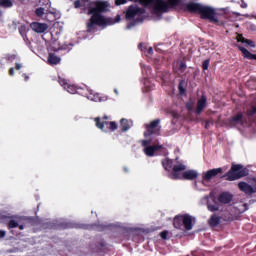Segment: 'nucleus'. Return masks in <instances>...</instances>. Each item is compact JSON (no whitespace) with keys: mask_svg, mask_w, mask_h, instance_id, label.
I'll return each mask as SVG.
<instances>
[{"mask_svg":"<svg viewBox=\"0 0 256 256\" xmlns=\"http://www.w3.org/2000/svg\"><path fill=\"white\" fill-rule=\"evenodd\" d=\"M232 199H233V195H231V193L224 192V193L220 194L218 201L220 203L227 204V203H231Z\"/></svg>","mask_w":256,"mask_h":256,"instance_id":"obj_16","label":"nucleus"},{"mask_svg":"<svg viewBox=\"0 0 256 256\" xmlns=\"http://www.w3.org/2000/svg\"><path fill=\"white\" fill-rule=\"evenodd\" d=\"M243 123V114L238 113L236 116L231 119V127H235V125H240Z\"/></svg>","mask_w":256,"mask_h":256,"instance_id":"obj_20","label":"nucleus"},{"mask_svg":"<svg viewBox=\"0 0 256 256\" xmlns=\"http://www.w3.org/2000/svg\"><path fill=\"white\" fill-rule=\"evenodd\" d=\"M48 63L49 65H58V63H61V58L54 53H50L48 55Z\"/></svg>","mask_w":256,"mask_h":256,"instance_id":"obj_19","label":"nucleus"},{"mask_svg":"<svg viewBox=\"0 0 256 256\" xmlns=\"http://www.w3.org/2000/svg\"><path fill=\"white\" fill-rule=\"evenodd\" d=\"M120 127L122 131H129L133 127V121L122 118L120 120Z\"/></svg>","mask_w":256,"mask_h":256,"instance_id":"obj_17","label":"nucleus"},{"mask_svg":"<svg viewBox=\"0 0 256 256\" xmlns=\"http://www.w3.org/2000/svg\"><path fill=\"white\" fill-rule=\"evenodd\" d=\"M124 171H126V173H127V172H129V169H127V168H124Z\"/></svg>","mask_w":256,"mask_h":256,"instance_id":"obj_45","label":"nucleus"},{"mask_svg":"<svg viewBox=\"0 0 256 256\" xmlns=\"http://www.w3.org/2000/svg\"><path fill=\"white\" fill-rule=\"evenodd\" d=\"M185 164L174 165V172L170 174L171 179H187L188 181H193L199 177V173L195 170H187ZM184 171V172H183Z\"/></svg>","mask_w":256,"mask_h":256,"instance_id":"obj_5","label":"nucleus"},{"mask_svg":"<svg viewBox=\"0 0 256 256\" xmlns=\"http://www.w3.org/2000/svg\"><path fill=\"white\" fill-rule=\"evenodd\" d=\"M30 27L35 33H45V31L49 29L47 24L39 22H33Z\"/></svg>","mask_w":256,"mask_h":256,"instance_id":"obj_14","label":"nucleus"},{"mask_svg":"<svg viewBox=\"0 0 256 256\" xmlns=\"http://www.w3.org/2000/svg\"><path fill=\"white\" fill-rule=\"evenodd\" d=\"M87 99H89V101H95L96 103L99 101H105V99L99 97L98 93L93 92L92 90L89 91L88 94H86Z\"/></svg>","mask_w":256,"mask_h":256,"instance_id":"obj_18","label":"nucleus"},{"mask_svg":"<svg viewBox=\"0 0 256 256\" xmlns=\"http://www.w3.org/2000/svg\"><path fill=\"white\" fill-rule=\"evenodd\" d=\"M202 67L205 71H207V69H209V60L204 61Z\"/></svg>","mask_w":256,"mask_h":256,"instance_id":"obj_30","label":"nucleus"},{"mask_svg":"<svg viewBox=\"0 0 256 256\" xmlns=\"http://www.w3.org/2000/svg\"><path fill=\"white\" fill-rule=\"evenodd\" d=\"M15 59H17V56L15 55H11L8 57V61H15Z\"/></svg>","mask_w":256,"mask_h":256,"instance_id":"obj_35","label":"nucleus"},{"mask_svg":"<svg viewBox=\"0 0 256 256\" xmlns=\"http://www.w3.org/2000/svg\"><path fill=\"white\" fill-rule=\"evenodd\" d=\"M237 41L239 43H245L246 45H248L249 47H255V42H253V40H249V39H245L243 36L238 35L237 36Z\"/></svg>","mask_w":256,"mask_h":256,"instance_id":"obj_23","label":"nucleus"},{"mask_svg":"<svg viewBox=\"0 0 256 256\" xmlns=\"http://www.w3.org/2000/svg\"><path fill=\"white\" fill-rule=\"evenodd\" d=\"M109 4L105 1L91 2L88 8V15H92L87 23V31L93 33L97 31V27H107V25H115L121 21V16H116L113 21L111 18H105L101 13L109 11Z\"/></svg>","mask_w":256,"mask_h":256,"instance_id":"obj_1","label":"nucleus"},{"mask_svg":"<svg viewBox=\"0 0 256 256\" xmlns=\"http://www.w3.org/2000/svg\"><path fill=\"white\" fill-rule=\"evenodd\" d=\"M97 129H100L102 133H111L116 131L117 122L109 121V117L105 116L103 118L97 117L94 119Z\"/></svg>","mask_w":256,"mask_h":256,"instance_id":"obj_7","label":"nucleus"},{"mask_svg":"<svg viewBox=\"0 0 256 256\" xmlns=\"http://www.w3.org/2000/svg\"><path fill=\"white\" fill-rule=\"evenodd\" d=\"M36 15H37V17H43V15H45V9L44 8H38L37 10H36Z\"/></svg>","mask_w":256,"mask_h":256,"instance_id":"obj_27","label":"nucleus"},{"mask_svg":"<svg viewBox=\"0 0 256 256\" xmlns=\"http://www.w3.org/2000/svg\"><path fill=\"white\" fill-rule=\"evenodd\" d=\"M238 188L245 195H254L256 193V177L249 178L247 182H239Z\"/></svg>","mask_w":256,"mask_h":256,"instance_id":"obj_10","label":"nucleus"},{"mask_svg":"<svg viewBox=\"0 0 256 256\" xmlns=\"http://www.w3.org/2000/svg\"><path fill=\"white\" fill-rule=\"evenodd\" d=\"M256 113V106H252V109L248 111V115H255Z\"/></svg>","mask_w":256,"mask_h":256,"instance_id":"obj_32","label":"nucleus"},{"mask_svg":"<svg viewBox=\"0 0 256 256\" xmlns=\"http://www.w3.org/2000/svg\"><path fill=\"white\" fill-rule=\"evenodd\" d=\"M20 223H21V218L15 217L9 220L8 227L9 229H15V227H19Z\"/></svg>","mask_w":256,"mask_h":256,"instance_id":"obj_22","label":"nucleus"},{"mask_svg":"<svg viewBox=\"0 0 256 256\" xmlns=\"http://www.w3.org/2000/svg\"><path fill=\"white\" fill-rule=\"evenodd\" d=\"M59 83H60L61 87H63L71 95H75V93H79V88H77V86H75L73 84H69V82H67V80L60 79Z\"/></svg>","mask_w":256,"mask_h":256,"instance_id":"obj_12","label":"nucleus"},{"mask_svg":"<svg viewBox=\"0 0 256 256\" xmlns=\"http://www.w3.org/2000/svg\"><path fill=\"white\" fill-rule=\"evenodd\" d=\"M167 233H168L167 231L161 232L160 233L161 238L162 239H167Z\"/></svg>","mask_w":256,"mask_h":256,"instance_id":"obj_34","label":"nucleus"},{"mask_svg":"<svg viewBox=\"0 0 256 256\" xmlns=\"http://www.w3.org/2000/svg\"><path fill=\"white\" fill-rule=\"evenodd\" d=\"M6 233L3 230H0V239H3L5 237Z\"/></svg>","mask_w":256,"mask_h":256,"instance_id":"obj_38","label":"nucleus"},{"mask_svg":"<svg viewBox=\"0 0 256 256\" xmlns=\"http://www.w3.org/2000/svg\"><path fill=\"white\" fill-rule=\"evenodd\" d=\"M193 105L194 103L191 100L186 104L188 111H193Z\"/></svg>","mask_w":256,"mask_h":256,"instance_id":"obj_28","label":"nucleus"},{"mask_svg":"<svg viewBox=\"0 0 256 256\" xmlns=\"http://www.w3.org/2000/svg\"><path fill=\"white\" fill-rule=\"evenodd\" d=\"M24 77V81H29V76H27V74H23Z\"/></svg>","mask_w":256,"mask_h":256,"instance_id":"obj_42","label":"nucleus"},{"mask_svg":"<svg viewBox=\"0 0 256 256\" xmlns=\"http://www.w3.org/2000/svg\"><path fill=\"white\" fill-rule=\"evenodd\" d=\"M127 3V0H115L116 5H125Z\"/></svg>","mask_w":256,"mask_h":256,"instance_id":"obj_31","label":"nucleus"},{"mask_svg":"<svg viewBox=\"0 0 256 256\" xmlns=\"http://www.w3.org/2000/svg\"><path fill=\"white\" fill-rule=\"evenodd\" d=\"M205 107H207V98L205 96H202L197 102V115H200L203 112V109H205Z\"/></svg>","mask_w":256,"mask_h":256,"instance_id":"obj_15","label":"nucleus"},{"mask_svg":"<svg viewBox=\"0 0 256 256\" xmlns=\"http://www.w3.org/2000/svg\"><path fill=\"white\" fill-rule=\"evenodd\" d=\"M23 66L21 65V64H19V63H16V69H17V71H19V69H21Z\"/></svg>","mask_w":256,"mask_h":256,"instance_id":"obj_40","label":"nucleus"},{"mask_svg":"<svg viewBox=\"0 0 256 256\" xmlns=\"http://www.w3.org/2000/svg\"><path fill=\"white\" fill-rule=\"evenodd\" d=\"M52 49H53V51H59L60 47H59V46H53V45H52Z\"/></svg>","mask_w":256,"mask_h":256,"instance_id":"obj_39","label":"nucleus"},{"mask_svg":"<svg viewBox=\"0 0 256 256\" xmlns=\"http://www.w3.org/2000/svg\"><path fill=\"white\" fill-rule=\"evenodd\" d=\"M0 6L5 8L13 7V2L11 0H0Z\"/></svg>","mask_w":256,"mask_h":256,"instance_id":"obj_26","label":"nucleus"},{"mask_svg":"<svg viewBox=\"0 0 256 256\" xmlns=\"http://www.w3.org/2000/svg\"><path fill=\"white\" fill-rule=\"evenodd\" d=\"M173 225L175 229L191 231L193 225H195V217L189 214L178 215L174 218Z\"/></svg>","mask_w":256,"mask_h":256,"instance_id":"obj_6","label":"nucleus"},{"mask_svg":"<svg viewBox=\"0 0 256 256\" xmlns=\"http://www.w3.org/2000/svg\"><path fill=\"white\" fill-rule=\"evenodd\" d=\"M0 19H1V12H0Z\"/></svg>","mask_w":256,"mask_h":256,"instance_id":"obj_47","label":"nucleus"},{"mask_svg":"<svg viewBox=\"0 0 256 256\" xmlns=\"http://www.w3.org/2000/svg\"><path fill=\"white\" fill-rule=\"evenodd\" d=\"M140 3L148 7L154 15H161L179 5V0H140Z\"/></svg>","mask_w":256,"mask_h":256,"instance_id":"obj_3","label":"nucleus"},{"mask_svg":"<svg viewBox=\"0 0 256 256\" xmlns=\"http://www.w3.org/2000/svg\"><path fill=\"white\" fill-rule=\"evenodd\" d=\"M9 75H10V76L15 75V69L10 68V70H9Z\"/></svg>","mask_w":256,"mask_h":256,"instance_id":"obj_37","label":"nucleus"},{"mask_svg":"<svg viewBox=\"0 0 256 256\" xmlns=\"http://www.w3.org/2000/svg\"><path fill=\"white\" fill-rule=\"evenodd\" d=\"M239 50L246 59H254L256 61V54H251V52L247 51L243 46H239Z\"/></svg>","mask_w":256,"mask_h":256,"instance_id":"obj_21","label":"nucleus"},{"mask_svg":"<svg viewBox=\"0 0 256 256\" xmlns=\"http://www.w3.org/2000/svg\"><path fill=\"white\" fill-rule=\"evenodd\" d=\"M186 9L190 13H199L202 19H209L215 21V10L209 6H203L202 4L190 2L186 4Z\"/></svg>","mask_w":256,"mask_h":256,"instance_id":"obj_4","label":"nucleus"},{"mask_svg":"<svg viewBox=\"0 0 256 256\" xmlns=\"http://www.w3.org/2000/svg\"><path fill=\"white\" fill-rule=\"evenodd\" d=\"M114 92L116 93V95H119V91L117 89H115Z\"/></svg>","mask_w":256,"mask_h":256,"instance_id":"obj_44","label":"nucleus"},{"mask_svg":"<svg viewBox=\"0 0 256 256\" xmlns=\"http://www.w3.org/2000/svg\"><path fill=\"white\" fill-rule=\"evenodd\" d=\"M148 55H153V48L149 47L147 50Z\"/></svg>","mask_w":256,"mask_h":256,"instance_id":"obj_36","label":"nucleus"},{"mask_svg":"<svg viewBox=\"0 0 256 256\" xmlns=\"http://www.w3.org/2000/svg\"><path fill=\"white\" fill-rule=\"evenodd\" d=\"M249 170L241 164L232 165L230 171L226 174L227 181H237L241 177H247Z\"/></svg>","mask_w":256,"mask_h":256,"instance_id":"obj_8","label":"nucleus"},{"mask_svg":"<svg viewBox=\"0 0 256 256\" xmlns=\"http://www.w3.org/2000/svg\"><path fill=\"white\" fill-rule=\"evenodd\" d=\"M219 221H220L219 216L212 215L209 220V224L211 225V227H217V225H219Z\"/></svg>","mask_w":256,"mask_h":256,"instance_id":"obj_25","label":"nucleus"},{"mask_svg":"<svg viewBox=\"0 0 256 256\" xmlns=\"http://www.w3.org/2000/svg\"><path fill=\"white\" fill-rule=\"evenodd\" d=\"M143 17V10L137 6H130L126 12L127 21H134V23L128 24L127 29H131L134 25H137Z\"/></svg>","mask_w":256,"mask_h":256,"instance_id":"obj_9","label":"nucleus"},{"mask_svg":"<svg viewBox=\"0 0 256 256\" xmlns=\"http://www.w3.org/2000/svg\"><path fill=\"white\" fill-rule=\"evenodd\" d=\"M210 197H213V193H210Z\"/></svg>","mask_w":256,"mask_h":256,"instance_id":"obj_46","label":"nucleus"},{"mask_svg":"<svg viewBox=\"0 0 256 256\" xmlns=\"http://www.w3.org/2000/svg\"><path fill=\"white\" fill-rule=\"evenodd\" d=\"M74 6L76 9H79V7H81V2L79 0L75 1Z\"/></svg>","mask_w":256,"mask_h":256,"instance_id":"obj_33","label":"nucleus"},{"mask_svg":"<svg viewBox=\"0 0 256 256\" xmlns=\"http://www.w3.org/2000/svg\"><path fill=\"white\" fill-rule=\"evenodd\" d=\"M204 200L207 202L208 211H219V205L209 204V197L205 196Z\"/></svg>","mask_w":256,"mask_h":256,"instance_id":"obj_24","label":"nucleus"},{"mask_svg":"<svg viewBox=\"0 0 256 256\" xmlns=\"http://www.w3.org/2000/svg\"><path fill=\"white\" fill-rule=\"evenodd\" d=\"M219 173H223V169L222 168H215V169H211L208 170L207 172H204L202 174V183H207L209 181H211V179H213V177H216V175H219Z\"/></svg>","mask_w":256,"mask_h":256,"instance_id":"obj_11","label":"nucleus"},{"mask_svg":"<svg viewBox=\"0 0 256 256\" xmlns=\"http://www.w3.org/2000/svg\"><path fill=\"white\" fill-rule=\"evenodd\" d=\"M18 227H19L20 231H23V229H25V226H23L21 224H18Z\"/></svg>","mask_w":256,"mask_h":256,"instance_id":"obj_43","label":"nucleus"},{"mask_svg":"<svg viewBox=\"0 0 256 256\" xmlns=\"http://www.w3.org/2000/svg\"><path fill=\"white\" fill-rule=\"evenodd\" d=\"M159 120H154L150 124L146 125V131L144 132L145 139L141 141L144 147V153L147 157H153L157 151L163 149V145H155L153 140L159 132L161 131V126L159 125Z\"/></svg>","mask_w":256,"mask_h":256,"instance_id":"obj_2","label":"nucleus"},{"mask_svg":"<svg viewBox=\"0 0 256 256\" xmlns=\"http://www.w3.org/2000/svg\"><path fill=\"white\" fill-rule=\"evenodd\" d=\"M41 5H47L48 7H51V1L49 0H40Z\"/></svg>","mask_w":256,"mask_h":256,"instance_id":"obj_29","label":"nucleus"},{"mask_svg":"<svg viewBox=\"0 0 256 256\" xmlns=\"http://www.w3.org/2000/svg\"><path fill=\"white\" fill-rule=\"evenodd\" d=\"M179 91H180V93L183 95V93H185V89H183V87L182 86H179Z\"/></svg>","mask_w":256,"mask_h":256,"instance_id":"obj_41","label":"nucleus"},{"mask_svg":"<svg viewBox=\"0 0 256 256\" xmlns=\"http://www.w3.org/2000/svg\"><path fill=\"white\" fill-rule=\"evenodd\" d=\"M182 164L181 162H178L177 160H171L169 158H165L162 160V165L166 171H172L171 175L175 172V165Z\"/></svg>","mask_w":256,"mask_h":256,"instance_id":"obj_13","label":"nucleus"}]
</instances>
